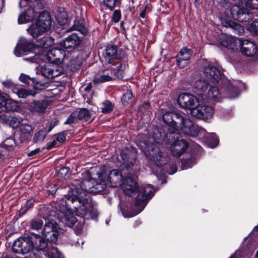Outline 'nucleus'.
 <instances>
[{
	"mask_svg": "<svg viewBox=\"0 0 258 258\" xmlns=\"http://www.w3.org/2000/svg\"><path fill=\"white\" fill-rule=\"evenodd\" d=\"M243 88H245V84L240 81H235L232 83H228L224 90L226 97L230 99L237 97Z\"/></svg>",
	"mask_w": 258,
	"mask_h": 258,
	"instance_id": "nucleus-12",
	"label": "nucleus"
},
{
	"mask_svg": "<svg viewBox=\"0 0 258 258\" xmlns=\"http://www.w3.org/2000/svg\"><path fill=\"white\" fill-rule=\"evenodd\" d=\"M150 108V104L148 102H145L141 106L140 110L141 111L144 112L146 110H149Z\"/></svg>",
	"mask_w": 258,
	"mask_h": 258,
	"instance_id": "nucleus-60",
	"label": "nucleus"
},
{
	"mask_svg": "<svg viewBox=\"0 0 258 258\" xmlns=\"http://www.w3.org/2000/svg\"><path fill=\"white\" fill-rule=\"evenodd\" d=\"M230 11L231 17L240 22H249L253 17L251 13L246 12L245 10L240 9L236 6H233Z\"/></svg>",
	"mask_w": 258,
	"mask_h": 258,
	"instance_id": "nucleus-13",
	"label": "nucleus"
},
{
	"mask_svg": "<svg viewBox=\"0 0 258 258\" xmlns=\"http://www.w3.org/2000/svg\"><path fill=\"white\" fill-rule=\"evenodd\" d=\"M103 5L106 9L112 11L116 6L120 4V0H103Z\"/></svg>",
	"mask_w": 258,
	"mask_h": 258,
	"instance_id": "nucleus-38",
	"label": "nucleus"
},
{
	"mask_svg": "<svg viewBox=\"0 0 258 258\" xmlns=\"http://www.w3.org/2000/svg\"><path fill=\"white\" fill-rule=\"evenodd\" d=\"M79 120L84 119L86 121L88 120L91 117L90 113L89 110L86 108H82L79 111H76Z\"/></svg>",
	"mask_w": 258,
	"mask_h": 258,
	"instance_id": "nucleus-37",
	"label": "nucleus"
},
{
	"mask_svg": "<svg viewBox=\"0 0 258 258\" xmlns=\"http://www.w3.org/2000/svg\"><path fill=\"white\" fill-rule=\"evenodd\" d=\"M241 53L247 57H252L256 54L257 48L256 44L248 40H243L240 49Z\"/></svg>",
	"mask_w": 258,
	"mask_h": 258,
	"instance_id": "nucleus-16",
	"label": "nucleus"
},
{
	"mask_svg": "<svg viewBox=\"0 0 258 258\" xmlns=\"http://www.w3.org/2000/svg\"><path fill=\"white\" fill-rule=\"evenodd\" d=\"M108 66L114 77L116 79H121L123 77V74L126 68L127 63L125 61L117 60L112 64H108Z\"/></svg>",
	"mask_w": 258,
	"mask_h": 258,
	"instance_id": "nucleus-19",
	"label": "nucleus"
},
{
	"mask_svg": "<svg viewBox=\"0 0 258 258\" xmlns=\"http://www.w3.org/2000/svg\"><path fill=\"white\" fill-rule=\"evenodd\" d=\"M32 43L29 41L25 38H21L19 40L14 50V53L17 56L27 54L31 52L33 48Z\"/></svg>",
	"mask_w": 258,
	"mask_h": 258,
	"instance_id": "nucleus-14",
	"label": "nucleus"
},
{
	"mask_svg": "<svg viewBox=\"0 0 258 258\" xmlns=\"http://www.w3.org/2000/svg\"><path fill=\"white\" fill-rule=\"evenodd\" d=\"M242 41L232 36H227L221 40V44L233 51H237L240 49Z\"/></svg>",
	"mask_w": 258,
	"mask_h": 258,
	"instance_id": "nucleus-21",
	"label": "nucleus"
},
{
	"mask_svg": "<svg viewBox=\"0 0 258 258\" xmlns=\"http://www.w3.org/2000/svg\"><path fill=\"white\" fill-rule=\"evenodd\" d=\"M92 88V86L91 84H87V86L84 88V90L86 92H89Z\"/></svg>",
	"mask_w": 258,
	"mask_h": 258,
	"instance_id": "nucleus-64",
	"label": "nucleus"
},
{
	"mask_svg": "<svg viewBox=\"0 0 258 258\" xmlns=\"http://www.w3.org/2000/svg\"><path fill=\"white\" fill-rule=\"evenodd\" d=\"M19 127L20 131L22 134H29L32 131V128L31 125L27 124L22 123V122Z\"/></svg>",
	"mask_w": 258,
	"mask_h": 258,
	"instance_id": "nucleus-47",
	"label": "nucleus"
},
{
	"mask_svg": "<svg viewBox=\"0 0 258 258\" xmlns=\"http://www.w3.org/2000/svg\"><path fill=\"white\" fill-rule=\"evenodd\" d=\"M58 121L56 118H53L50 122L47 132H50L53 127L57 125Z\"/></svg>",
	"mask_w": 258,
	"mask_h": 258,
	"instance_id": "nucleus-56",
	"label": "nucleus"
},
{
	"mask_svg": "<svg viewBox=\"0 0 258 258\" xmlns=\"http://www.w3.org/2000/svg\"><path fill=\"white\" fill-rule=\"evenodd\" d=\"M121 16L120 11L118 10H115L112 17V21L114 23H117L120 20Z\"/></svg>",
	"mask_w": 258,
	"mask_h": 258,
	"instance_id": "nucleus-52",
	"label": "nucleus"
},
{
	"mask_svg": "<svg viewBox=\"0 0 258 258\" xmlns=\"http://www.w3.org/2000/svg\"><path fill=\"white\" fill-rule=\"evenodd\" d=\"M41 72L44 77L52 79L60 75L63 73V69L58 64L49 62L41 67Z\"/></svg>",
	"mask_w": 258,
	"mask_h": 258,
	"instance_id": "nucleus-8",
	"label": "nucleus"
},
{
	"mask_svg": "<svg viewBox=\"0 0 258 258\" xmlns=\"http://www.w3.org/2000/svg\"><path fill=\"white\" fill-rule=\"evenodd\" d=\"M70 174V168L68 167L61 168L57 173L58 177L65 180L69 178Z\"/></svg>",
	"mask_w": 258,
	"mask_h": 258,
	"instance_id": "nucleus-40",
	"label": "nucleus"
},
{
	"mask_svg": "<svg viewBox=\"0 0 258 258\" xmlns=\"http://www.w3.org/2000/svg\"><path fill=\"white\" fill-rule=\"evenodd\" d=\"M102 55L106 64H112L114 61L121 57L120 54L118 53L117 47L113 45H107L104 49Z\"/></svg>",
	"mask_w": 258,
	"mask_h": 258,
	"instance_id": "nucleus-10",
	"label": "nucleus"
},
{
	"mask_svg": "<svg viewBox=\"0 0 258 258\" xmlns=\"http://www.w3.org/2000/svg\"><path fill=\"white\" fill-rule=\"evenodd\" d=\"M64 56V51L56 48L48 50L46 53V57L49 61L56 64L62 61Z\"/></svg>",
	"mask_w": 258,
	"mask_h": 258,
	"instance_id": "nucleus-18",
	"label": "nucleus"
},
{
	"mask_svg": "<svg viewBox=\"0 0 258 258\" xmlns=\"http://www.w3.org/2000/svg\"><path fill=\"white\" fill-rule=\"evenodd\" d=\"M7 146L6 144H5L3 146H0V158H1L3 156L5 155L7 153V150L4 147V146Z\"/></svg>",
	"mask_w": 258,
	"mask_h": 258,
	"instance_id": "nucleus-63",
	"label": "nucleus"
},
{
	"mask_svg": "<svg viewBox=\"0 0 258 258\" xmlns=\"http://www.w3.org/2000/svg\"><path fill=\"white\" fill-rule=\"evenodd\" d=\"M36 40L38 47L45 48L50 47L54 43V39L49 36H44L38 39L36 38Z\"/></svg>",
	"mask_w": 258,
	"mask_h": 258,
	"instance_id": "nucleus-31",
	"label": "nucleus"
},
{
	"mask_svg": "<svg viewBox=\"0 0 258 258\" xmlns=\"http://www.w3.org/2000/svg\"><path fill=\"white\" fill-rule=\"evenodd\" d=\"M1 108H4L6 111H14L18 109V105L17 102L12 99L5 98L0 104Z\"/></svg>",
	"mask_w": 258,
	"mask_h": 258,
	"instance_id": "nucleus-29",
	"label": "nucleus"
},
{
	"mask_svg": "<svg viewBox=\"0 0 258 258\" xmlns=\"http://www.w3.org/2000/svg\"><path fill=\"white\" fill-rule=\"evenodd\" d=\"M116 78L108 67H106L100 74L95 76L93 82L96 84H99L106 82L112 81Z\"/></svg>",
	"mask_w": 258,
	"mask_h": 258,
	"instance_id": "nucleus-23",
	"label": "nucleus"
},
{
	"mask_svg": "<svg viewBox=\"0 0 258 258\" xmlns=\"http://www.w3.org/2000/svg\"><path fill=\"white\" fill-rule=\"evenodd\" d=\"M191 56V50L187 48H184L180 51L176 56L177 64L180 68H183L189 62Z\"/></svg>",
	"mask_w": 258,
	"mask_h": 258,
	"instance_id": "nucleus-20",
	"label": "nucleus"
},
{
	"mask_svg": "<svg viewBox=\"0 0 258 258\" xmlns=\"http://www.w3.org/2000/svg\"><path fill=\"white\" fill-rule=\"evenodd\" d=\"M46 133L47 132L45 130H40L37 132L34 135V137L33 138L34 142L37 143L42 141L45 138Z\"/></svg>",
	"mask_w": 258,
	"mask_h": 258,
	"instance_id": "nucleus-42",
	"label": "nucleus"
},
{
	"mask_svg": "<svg viewBox=\"0 0 258 258\" xmlns=\"http://www.w3.org/2000/svg\"><path fill=\"white\" fill-rule=\"evenodd\" d=\"M219 90L217 87L211 86L207 93V97L212 100L219 101Z\"/></svg>",
	"mask_w": 258,
	"mask_h": 258,
	"instance_id": "nucleus-34",
	"label": "nucleus"
},
{
	"mask_svg": "<svg viewBox=\"0 0 258 258\" xmlns=\"http://www.w3.org/2000/svg\"><path fill=\"white\" fill-rule=\"evenodd\" d=\"M138 146L144 153L147 158L157 166L166 164L169 160V158L165 156V154L155 144L149 143L144 141L140 142L138 144Z\"/></svg>",
	"mask_w": 258,
	"mask_h": 258,
	"instance_id": "nucleus-5",
	"label": "nucleus"
},
{
	"mask_svg": "<svg viewBox=\"0 0 258 258\" xmlns=\"http://www.w3.org/2000/svg\"><path fill=\"white\" fill-rule=\"evenodd\" d=\"M133 98V95L131 91L127 90L123 95L121 98V101L124 105L126 103L132 102Z\"/></svg>",
	"mask_w": 258,
	"mask_h": 258,
	"instance_id": "nucleus-45",
	"label": "nucleus"
},
{
	"mask_svg": "<svg viewBox=\"0 0 258 258\" xmlns=\"http://www.w3.org/2000/svg\"><path fill=\"white\" fill-rule=\"evenodd\" d=\"M113 107V104L110 101L106 100L102 103V112L104 113H109L112 111Z\"/></svg>",
	"mask_w": 258,
	"mask_h": 258,
	"instance_id": "nucleus-41",
	"label": "nucleus"
},
{
	"mask_svg": "<svg viewBox=\"0 0 258 258\" xmlns=\"http://www.w3.org/2000/svg\"><path fill=\"white\" fill-rule=\"evenodd\" d=\"M58 187L55 184H50L47 186V190L49 192L53 195H54L57 191Z\"/></svg>",
	"mask_w": 258,
	"mask_h": 258,
	"instance_id": "nucleus-55",
	"label": "nucleus"
},
{
	"mask_svg": "<svg viewBox=\"0 0 258 258\" xmlns=\"http://www.w3.org/2000/svg\"><path fill=\"white\" fill-rule=\"evenodd\" d=\"M66 138L65 134L64 133H61L57 134L56 137V141L60 143H62L66 140Z\"/></svg>",
	"mask_w": 258,
	"mask_h": 258,
	"instance_id": "nucleus-59",
	"label": "nucleus"
},
{
	"mask_svg": "<svg viewBox=\"0 0 258 258\" xmlns=\"http://www.w3.org/2000/svg\"><path fill=\"white\" fill-rule=\"evenodd\" d=\"M58 235V232L57 229H56L54 231H52V232H51L50 233H49V234H47L46 236L44 237V238L45 239V240H44L45 241L47 240L50 242H55L57 239Z\"/></svg>",
	"mask_w": 258,
	"mask_h": 258,
	"instance_id": "nucleus-44",
	"label": "nucleus"
},
{
	"mask_svg": "<svg viewBox=\"0 0 258 258\" xmlns=\"http://www.w3.org/2000/svg\"><path fill=\"white\" fill-rule=\"evenodd\" d=\"M36 22L45 32L51 28V19L49 13L45 11L40 13Z\"/></svg>",
	"mask_w": 258,
	"mask_h": 258,
	"instance_id": "nucleus-22",
	"label": "nucleus"
},
{
	"mask_svg": "<svg viewBox=\"0 0 258 258\" xmlns=\"http://www.w3.org/2000/svg\"><path fill=\"white\" fill-rule=\"evenodd\" d=\"M30 7L27 9L25 13L19 15L18 19L19 24H21L28 22L33 20L36 17V10H38L37 8L34 6H30Z\"/></svg>",
	"mask_w": 258,
	"mask_h": 258,
	"instance_id": "nucleus-25",
	"label": "nucleus"
},
{
	"mask_svg": "<svg viewBox=\"0 0 258 258\" xmlns=\"http://www.w3.org/2000/svg\"><path fill=\"white\" fill-rule=\"evenodd\" d=\"M71 29L80 31L82 33H85L86 32L84 26L78 20H75L74 21V24L71 27Z\"/></svg>",
	"mask_w": 258,
	"mask_h": 258,
	"instance_id": "nucleus-43",
	"label": "nucleus"
},
{
	"mask_svg": "<svg viewBox=\"0 0 258 258\" xmlns=\"http://www.w3.org/2000/svg\"><path fill=\"white\" fill-rule=\"evenodd\" d=\"M27 31L34 38H37L39 36L45 32L36 22L31 24L27 29Z\"/></svg>",
	"mask_w": 258,
	"mask_h": 258,
	"instance_id": "nucleus-30",
	"label": "nucleus"
},
{
	"mask_svg": "<svg viewBox=\"0 0 258 258\" xmlns=\"http://www.w3.org/2000/svg\"><path fill=\"white\" fill-rule=\"evenodd\" d=\"M81 42L80 38L76 33H73L64 40L60 42V45L63 48L72 51L78 46Z\"/></svg>",
	"mask_w": 258,
	"mask_h": 258,
	"instance_id": "nucleus-15",
	"label": "nucleus"
},
{
	"mask_svg": "<svg viewBox=\"0 0 258 258\" xmlns=\"http://www.w3.org/2000/svg\"><path fill=\"white\" fill-rule=\"evenodd\" d=\"M169 166L171 169V171L169 172V174H172L175 173L177 170L176 165L175 163H172L171 164H170Z\"/></svg>",
	"mask_w": 258,
	"mask_h": 258,
	"instance_id": "nucleus-61",
	"label": "nucleus"
},
{
	"mask_svg": "<svg viewBox=\"0 0 258 258\" xmlns=\"http://www.w3.org/2000/svg\"><path fill=\"white\" fill-rule=\"evenodd\" d=\"M204 74L205 77L213 84L218 83L221 78L220 71L216 67L211 66L204 68Z\"/></svg>",
	"mask_w": 258,
	"mask_h": 258,
	"instance_id": "nucleus-17",
	"label": "nucleus"
},
{
	"mask_svg": "<svg viewBox=\"0 0 258 258\" xmlns=\"http://www.w3.org/2000/svg\"><path fill=\"white\" fill-rule=\"evenodd\" d=\"M106 187V185L104 182H98L95 179V183L94 184V189H93V193H98L103 191Z\"/></svg>",
	"mask_w": 258,
	"mask_h": 258,
	"instance_id": "nucleus-50",
	"label": "nucleus"
},
{
	"mask_svg": "<svg viewBox=\"0 0 258 258\" xmlns=\"http://www.w3.org/2000/svg\"><path fill=\"white\" fill-rule=\"evenodd\" d=\"M49 105L47 100H34L29 104V109L32 112H43Z\"/></svg>",
	"mask_w": 258,
	"mask_h": 258,
	"instance_id": "nucleus-27",
	"label": "nucleus"
},
{
	"mask_svg": "<svg viewBox=\"0 0 258 258\" xmlns=\"http://www.w3.org/2000/svg\"><path fill=\"white\" fill-rule=\"evenodd\" d=\"M36 93H32L30 90L21 89H19L17 91V94L20 98H26L29 95L35 96Z\"/></svg>",
	"mask_w": 258,
	"mask_h": 258,
	"instance_id": "nucleus-46",
	"label": "nucleus"
},
{
	"mask_svg": "<svg viewBox=\"0 0 258 258\" xmlns=\"http://www.w3.org/2000/svg\"><path fill=\"white\" fill-rule=\"evenodd\" d=\"M119 185L126 195L133 196V195L137 194L135 197V205L139 211L136 215L144 209L155 192L154 189L151 185L138 186L136 180L131 177L123 179Z\"/></svg>",
	"mask_w": 258,
	"mask_h": 258,
	"instance_id": "nucleus-3",
	"label": "nucleus"
},
{
	"mask_svg": "<svg viewBox=\"0 0 258 258\" xmlns=\"http://www.w3.org/2000/svg\"><path fill=\"white\" fill-rule=\"evenodd\" d=\"M95 183V179L89 177L83 179L82 181L79 180H75L73 181V185L76 186L78 185V187H75L74 188H71V190L69 191L68 194H71L74 190H78L80 192L83 193V196L84 197H88L91 200L92 203L91 199L87 195L85 194V192L88 193H93L94 184Z\"/></svg>",
	"mask_w": 258,
	"mask_h": 258,
	"instance_id": "nucleus-6",
	"label": "nucleus"
},
{
	"mask_svg": "<svg viewBox=\"0 0 258 258\" xmlns=\"http://www.w3.org/2000/svg\"><path fill=\"white\" fill-rule=\"evenodd\" d=\"M20 81L24 83L26 85H30V83L32 82V84H33V86L34 88L38 89V85H39L38 83H35L34 84L35 82L33 80V79H31L30 77H29L28 76L24 75H21L19 78Z\"/></svg>",
	"mask_w": 258,
	"mask_h": 258,
	"instance_id": "nucleus-39",
	"label": "nucleus"
},
{
	"mask_svg": "<svg viewBox=\"0 0 258 258\" xmlns=\"http://www.w3.org/2000/svg\"><path fill=\"white\" fill-rule=\"evenodd\" d=\"M34 202L35 200L33 198H31L28 200L25 206L21 209V213L25 214L30 208H31L33 206Z\"/></svg>",
	"mask_w": 258,
	"mask_h": 258,
	"instance_id": "nucleus-51",
	"label": "nucleus"
},
{
	"mask_svg": "<svg viewBox=\"0 0 258 258\" xmlns=\"http://www.w3.org/2000/svg\"><path fill=\"white\" fill-rule=\"evenodd\" d=\"M163 120L167 125L166 133H154L153 136L155 142L159 143L166 139L169 142L173 140L170 146L172 155L179 157L186 150L188 143L183 139L179 140V131L191 137H196L200 131V127L194 124L193 122L182 111H167L163 115Z\"/></svg>",
	"mask_w": 258,
	"mask_h": 258,
	"instance_id": "nucleus-1",
	"label": "nucleus"
},
{
	"mask_svg": "<svg viewBox=\"0 0 258 258\" xmlns=\"http://www.w3.org/2000/svg\"><path fill=\"white\" fill-rule=\"evenodd\" d=\"M209 86V83L204 79L200 78L195 81L192 86L193 92L199 96H202Z\"/></svg>",
	"mask_w": 258,
	"mask_h": 258,
	"instance_id": "nucleus-26",
	"label": "nucleus"
},
{
	"mask_svg": "<svg viewBox=\"0 0 258 258\" xmlns=\"http://www.w3.org/2000/svg\"><path fill=\"white\" fill-rule=\"evenodd\" d=\"M55 18L60 25L67 24L68 21V14L63 8H58L54 13Z\"/></svg>",
	"mask_w": 258,
	"mask_h": 258,
	"instance_id": "nucleus-28",
	"label": "nucleus"
},
{
	"mask_svg": "<svg viewBox=\"0 0 258 258\" xmlns=\"http://www.w3.org/2000/svg\"><path fill=\"white\" fill-rule=\"evenodd\" d=\"M218 143H219V141H218V139L214 135L213 136V138L211 142H209V144L211 148H215L218 145Z\"/></svg>",
	"mask_w": 258,
	"mask_h": 258,
	"instance_id": "nucleus-58",
	"label": "nucleus"
},
{
	"mask_svg": "<svg viewBox=\"0 0 258 258\" xmlns=\"http://www.w3.org/2000/svg\"><path fill=\"white\" fill-rule=\"evenodd\" d=\"M83 193L74 190L68 194L60 201L58 211L62 214L59 216L60 221L64 225L73 226L77 221L73 213L81 217L90 214L92 211L93 204L88 197H84Z\"/></svg>",
	"mask_w": 258,
	"mask_h": 258,
	"instance_id": "nucleus-2",
	"label": "nucleus"
},
{
	"mask_svg": "<svg viewBox=\"0 0 258 258\" xmlns=\"http://www.w3.org/2000/svg\"><path fill=\"white\" fill-rule=\"evenodd\" d=\"M23 121L21 116L13 112L0 111V122L8 124L13 128L19 127Z\"/></svg>",
	"mask_w": 258,
	"mask_h": 258,
	"instance_id": "nucleus-7",
	"label": "nucleus"
},
{
	"mask_svg": "<svg viewBox=\"0 0 258 258\" xmlns=\"http://www.w3.org/2000/svg\"><path fill=\"white\" fill-rule=\"evenodd\" d=\"M79 120L76 111L73 112L68 117L67 120L64 122L65 124H71L76 123Z\"/></svg>",
	"mask_w": 258,
	"mask_h": 258,
	"instance_id": "nucleus-49",
	"label": "nucleus"
},
{
	"mask_svg": "<svg viewBox=\"0 0 258 258\" xmlns=\"http://www.w3.org/2000/svg\"><path fill=\"white\" fill-rule=\"evenodd\" d=\"M41 151L40 148H37L33 151H31L28 154L29 156H33L39 153Z\"/></svg>",
	"mask_w": 258,
	"mask_h": 258,
	"instance_id": "nucleus-62",
	"label": "nucleus"
},
{
	"mask_svg": "<svg viewBox=\"0 0 258 258\" xmlns=\"http://www.w3.org/2000/svg\"><path fill=\"white\" fill-rule=\"evenodd\" d=\"M224 26L231 28L238 35L243 34L244 31V28L241 25L233 21L225 22Z\"/></svg>",
	"mask_w": 258,
	"mask_h": 258,
	"instance_id": "nucleus-32",
	"label": "nucleus"
},
{
	"mask_svg": "<svg viewBox=\"0 0 258 258\" xmlns=\"http://www.w3.org/2000/svg\"><path fill=\"white\" fill-rule=\"evenodd\" d=\"M249 29L251 32L258 35V20H255L251 24Z\"/></svg>",
	"mask_w": 258,
	"mask_h": 258,
	"instance_id": "nucleus-53",
	"label": "nucleus"
},
{
	"mask_svg": "<svg viewBox=\"0 0 258 258\" xmlns=\"http://www.w3.org/2000/svg\"><path fill=\"white\" fill-rule=\"evenodd\" d=\"M43 219L46 221V218L43 217ZM56 229H57L56 225L52 221L46 222L42 231V235L45 237L47 234H49Z\"/></svg>",
	"mask_w": 258,
	"mask_h": 258,
	"instance_id": "nucleus-33",
	"label": "nucleus"
},
{
	"mask_svg": "<svg viewBox=\"0 0 258 258\" xmlns=\"http://www.w3.org/2000/svg\"><path fill=\"white\" fill-rule=\"evenodd\" d=\"M247 6L251 9L258 10V1L250 0L247 3Z\"/></svg>",
	"mask_w": 258,
	"mask_h": 258,
	"instance_id": "nucleus-54",
	"label": "nucleus"
},
{
	"mask_svg": "<svg viewBox=\"0 0 258 258\" xmlns=\"http://www.w3.org/2000/svg\"><path fill=\"white\" fill-rule=\"evenodd\" d=\"M177 102L180 106L189 109L191 111L192 109H194L197 106L198 100L192 95L183 93L179 96Z\"/></svg>",
	"mask_w": 258,
	"mask_h": 258,
	"instance_id": "nucleus-11",
	"label": "nucleus"
},
{
	"mask_svg": "<svg viewBox=\"0 0 258 258\" xmlns=\"http://www.w3.org/2000/svg\"><path fill=\"white\" fill-rule=\"evenodd\" d=\"M214 113L212 107L206 105H197L191 111L192 116L198 119L207 120L211 118Z\"/></svg>",
	"mask_w": 258,
	"mask_h": 258,
	"instance_id": "nucleus-9",
	"label": "nucleus"
},
{
	"mask_svg": "<svg viewBox=\"0 0 258 258\" xmlns=\"http://www.w3.org/2000/svg\"><path fill=\"white\" fill-rule=\"evenodd\" d=\"M44 254L48 258H62L61 254L55 247L48 249L47 251Z\"/></svg>",
	"mask_w": 258,
	"mask_h": 258,
	"instance_id": "nucleus-36",
	"label": "nucleus"
},
{
	"mask_svg": "<svg viewBox=\"0 0 258 258\" xmlns=\"http://www.w3.org/2000/svg\"><path fill=\"white\" fill-rule=\"evenodd\" d=\"M43 224V221L40 219H35L31 221V228L35 230H38L41 228Z\"/></svg>",
	"mask_w": 258,
	"mask_h": 258,
	"instance_id": "nucleus-48",
	"label": "nucleus"
},
{
	"mask_svg": "<svg viewBox=\"0 0 258 258\" xmlns=\"http://www.w3.org/2000/svg\"><path fill=\"white\" fill-rule=\"evenodd\" d=\"M123 180L122 175L120 170L113 169L111 170L107 176V181L111 187H116L119 185Z\"/></svg>",
	"mask_w": 258,
	"mask_h": 258,
	"instance_id": "nucleus-24",
	"label": "nucleus"
},
{
	"mask_svg": "<svg viewBox=\"0 0 258 258\" xmlns=\"http://www.w3.org/2000/svg\"><path fill=\"white\" fill-rule=\"evenodd\" d=\"M39 57V55L38 54H35L34 56H30L29 57L24 58V59L27 61H29L32 62H37L38 59Z\"/></svg>",
	"mask_w": 258,
	"mask_h": 258,
	"instance_id": "nucleus-57",
	"label": "nucleus"
},
{
	"mask_svg": "<svg viewBox=\"0 0 258 258\" xmlns=\"http://www.w3.org/2000/svg\"><path fill=\"white\" fill-rule=\"evenodd\" d=\"M47 245V242L40 235L32 234L18 238L13 244L12 250L17 253H29L28 258H41V253H44L43 250Z\"/></svg>",
	"mask_w": 258,
	"mask_h": 258,
	"instance_id": "nucleus-4",
	"label": "nucleus"
},
{
	"mask_svg": "<svg viewBox=\"0 0 258 258\" xmlns=\"http://www.w3.org/2000/svg\"><path fill=\"white\" fill-rule=\"evenodd\" d=\"M29 6H34L37 7V9H42L45 8L49 0H25Z\"/></svg>",
	"mask_w": 258,
	"mask_h": 258,
	"instance_id": "nucleus-35",
	"label": "nucleus"
}]
</instances>
